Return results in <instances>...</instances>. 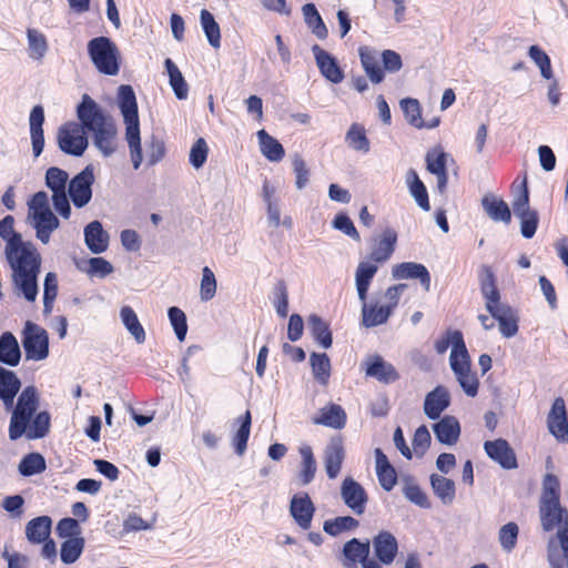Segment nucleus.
I'll list each match as a JSON object with an SVG mask.
<instances>
[{
	"mask_svg": "<svg viewBox=\"0 0 568 568\" xmlns=\"http://www.w3.org/2000/svg\"><path fill=\"white\" fill-rule=\"evenodd\" d=\"M14 219L11 215L0 221V237L6 242V257L12 270L14 287L29 302H34L38 295V274L40 272V255L30 242H23L21 234L14 232Z\"/></svg>",
	"mask_w": 568,
	"mask_h": 568,
	"instance_id": "f257e3e1",
	"label": "nucleus"
},
{
	"mask_svg": "<svg viewBox=\"0 0 568 568\" xmlns=\"http://www.w3.org/2000/svg\"><path fill=\"white\" fill-rule=\"evenodd\" d=\"M77 116L87 131L93 134V144L103 156H111L116 150V126L101 106L88 94H83L77 106Z\"/></svg>",
	"mask_w": 568,
	"mask_h": 568,
	"instance_id": "f03ea898",
	"label": "nucleus"
},
{
	"mask_svg": "<svg viewBox=\"0 0 568 568\" xmlns=\"http://www.w3.org/2000/svg\"><path fill=\"white\" fill-rule=\"evenodd\" d=\"M539 516L545 531L568 528V510L560 505V481L554 474H546L542 479Z\"/></svg>",
	"mask_w": 568,
	"mask_h": 568,
	"instance_id": "7ed1b4c3",
	"label": "nucleus"
},
{
	"mask_svg": "<svg viewBox=\"0 0 568 568\" xmlns=\"http://www.w3.org/2000/svg\"><path fill=\"white\" fill-rule=\"evenodd\" d=\"M118 105L123 115V121L125 124V140L130 150L132 165L135 170H138L143 161V155L140 136L138 103L132 87L126 84L119 87Z\"/></svg>",
	"mask_w": 568,
	"mask_h": 568,
	"instance_id": "20e7f679",
	"label": "nucleus"
},
{
	"mask_svg": "<svg viewBox=\"0 0 568 568\" xmlns=\"http://www.w3.org/2000/svg\"><path fill=\"white\" fill-rule=\"evenodd\" d=\"M28 223L36 230L37 239L48 244L51 234L59 227L60 221L49 205L47 192H37L28 202Z\"/></svg>",
	"mask_w": 568,
	"mask_h": 568,
	"instance_id": "39448f33",
	"label": "nucleus"
},
{
	"mask_svg": "<svg viewBox=\"0 0 568 568\" xmlns=\"http://www.w3.org/2000/svg\"><path fill=\"white\" fill-rule=\"evenodd\" d=\"M88 54L95 69L105 75H116L120 71V52L108 37H97L88 42Z\"/></svg>",
	"mask_w": 568,
	"mask_h": 568,
	"instance_id": "423d86ee",
	"label": "nucleus"
},
{
	"mask_svg": "<svg viewBox=\"0 0 568 568\" xmlns=\"http://www.w3.org/2000/svg\"><path fill=\"white\" fill-rule=\"evenodd\" d=\"M39 406L38 392L34 386H27L19 395L9 425V438L19 439L27 430L31 417Z\"/></svg>",
	"mask_w": 568,
	"mask_h": 568,
	"instance_id": "0eeeda50",
	"label": "nucleus"
},
{
	"mask_svg": "<svg viewBox=\"0 0 568 568\" xmlns=\"http://www.w3.org/2000/svg\"><path fill=\"white\" fill-rule=\"evenodd\" d=\"M85 131L87 129L81 122H65L57 132L59 149L68 155L77 158L83 155L89 145Z\"/></svg>",
	"mask_w": 568,
	"mask_h": 568,
	"instance_id": "6e6552de",
	"label": "nucleus"
},
{
	"mask_svg": "<svg viewBox=\"0 0 568 568\" xmlns=\"http://www.w3.org/2000/svg\"><path fill=\"white\" fill-rule=\"evenodd\" d=\"M22 345L27 359L42 361L49 355V336L47 331L30 321L24 325Z\"/></svg>",
	"mask_w": 568,
	"mask_h": 568,
	"instance_id": "1a4fd4ad",
	"label": "nucleus"
},
{
	"mask_svg": "<svg viewBox=\"0 0 568 568\" xmlns=\"http://www.w3.org/2000/svg\"><path fill=\"white\" fill-rule=\"evenodd\" d=\"M371 544L368 540L361 541L353 538L343 546L342 564L345 568H357L361 564L362 568H382L379 562L369 558Z\"/></svg>",
	"mask_w": 568,
	"mask_h": 568,
	"instance_id": "9d476101",
	"label": "nucleus"
},
{
	"mask_svg": "<svg viewBox=\"0 0 568 568\" xmlns=\"http://www.w3.org/2000/svg\"><path fill=\"white\" fill-rule=\"evenodd\" d=\"M94 183L93 166L87 165L69 183V195L77 207L85 206L92 197V184Z\"/></svg>",
	"mask_w": 568,
	"mask_h": 568,
	"instance_id": "9b49d317",
	"label": "nucleus"
},
{
	"mask_svg": "<svg viewBox=\"0 0 568 568\" xmlns=\"http://www.w3.org/2000/svg\"><path fill=\"white\" fill-rule=\"evenodd\" d=\"M485 308L498 322L500 334L504 337L510 338L518 333V315L510 305L500 301Z\"/></svg>",
	"mask_w": 568,
	"mask_h": 568,
	"instance_id": "f8f14e48",
	"label": "nucleus"
},
{
	"mask_svg": "<svg viewBox=\"0 0 568 568\" xmlns=\"http://www.w3.org/2000/svg\"><path fill=\"white\" fill-rule=\"evenodd\" d=\"M341 497L344 504L355 514L363 515L368 496L364 487L352 477H346L341 485Z\"/></svg>",
	"mask_w": 568,
	"mask_h": 568,
	"instance_id": "ddd939ff",
	"label": "nucleus"
},
{
	"mask_svg": "<svg viewBox=\"0 0 568 568\" xmlns=\"http://www.w3.org/2000/svg\"><path fill=\"white\" fill-rule=\"evenodd\" d=\"M547 428L559 443L568 440V414L562 397H557L552 402L547 415Z\"/></svg>",
	"mask_w": 568,
	"mask_h": 568,
	"instance_id": "4468645a",
	"label": "nucleus"
},
{
	"mask_svg": "<svg viewBox=\"0 0 568 568\" xmlns=\"http://www.w3.org/2000/svg\"><path fill=\"white\" fill-rule=\"evenodd\" d=\"M484 450L491 460L504 469L510 470L518 467L516 453L504 438L486 440Z\"/></svg>",
	"mask_w": 568,
	"mask_h": 568,
	"instance_id": "2eb2a0df",
	"label": "nucleus"
},
{
	"mask_svg": "<svg viewBox=\"0 0 568 568\" xmlns=\"http://www.w3.org/2000/svg\"><path fill=\"white\" fill-rule=\"evenodd\" d=\"M290 514L300 528L306 530L311 527L315 506L308 494L301 493L292 497Z\"/></svg>",
	"mask_w": 568,
	"mask_h": 568,
	"instance_id": "dca6fc26",
	"label": "nucleus"
},
{
	"mask_svg": "<svg viewBox=\"0 0 568 568\" xmlns=\"http://www.w3.org/2000/svg\"><path fill=\"white\" fill-rule=\"evenodd\" d=\"M374 554L379 565H390L398 552V542L395 536L387 531H379L372 540Z\"/></svg>",
	"mask_w": 568,
	"mask_h": 568,
	"instance_id": "f3484780",
	"label": "nucleus"
},
{
	"mask_svg": "<svg viewBox=\"0 0 568 568\" xmlns=\"http://www.w3.org/2000/svg\"><path fill=\"white\" fill-rule=\"evenodd\" d=\"M316 64L321 74L332 83H341L344 80V72L338 65L336 59L318 44L312 47Z\"/></svg>",
	"mask_w": 568,
	"mask_h": 568,
	"instance_id": "a211bd4d",
	"label": "nucleus"
},
{
	"mask_svg": "<svg viewBox=\"0 0 568 568\" xmlns=\"http://www.w3.org/2000/svg\"><path fill=\"white\" fill-rule=\"evenodd\" d=\"M392 276L395 280H418L425 291L430 288V274L427 267L416 262H403L392 268Z\"/></svg>",
	"mask_w": 568,
	"mask_h": 568,
	"instance_id": "6ab92c4d",
	"label": "nucleus"
},
{
	"mask_svg": "<svg viewBox=\"0 0 568 568\" xmlns=\"http://www.w3.org/2000/svg\"><path fill=\"white\" fill-rule=\"evenodd\" d=\"M344 458L345 449L342 437H332L324 452L325 471L329 479H334L338 476Z\"/></svg>",
	"mask_w": 568,
	"mask_h": 568,
	"instance_id": "aec40b11",
	"label": "nucleus"
},
{
	"mask_svg": "<svg viewBox=\"0 0 568 568\" xmlns=\"http://www.w3.org/2000/svg\"><path fill=\"white\" fill-rule=\"evenodd\" d=\"M449 405V390L445 386L438 385L425 396L424 413L429 419L436 420Z\"/></svg>",
	"mask_w": 568,
	"mask_h": 568,
	"instance_id": "412c9836",
	"label": "nucleus"
},
{
	"mask_svg": "<svg viewBox=\"0 0 568 568\" xmlns=\"http://www.w3.org/2000/svg\"><path fill=\"white\" fill-rule=\"evenodd\" d=\"M480 293L485 301V307L501 301L500 292L496 284V276L493 268L483 264L478 273Z\"/></svg>",
	"mask_w": 568,
	"mask_h": 568,
	"instance_id": "4be33fe9",
	"label": "nucleus"
},
{
	"mask_svg": "<svg viewBox=\"0 0 568 568\" xmlns=\"http://www.w3.org/2000/svg\"><path fill=\"white\" fill-rule=\"evenodd\" d=\"M110 236L102 223L92 221L84 227V242L93 254H101L109 247Z\"/></svg>",
	"mask_w": 568,
	"mask_h": 568,
	"instance_id": "5701e85b",
	"label": "nucleus"
},
{
	"mask_svg": "<svg viewBox=\"0 0 568 568\" xmlns=\"http://www.w3.org/2000/svg\"><path fill=\"white\" fill-rule=\"evenodd\" d=\"M43 123H44V110L41 105H36L32 108L29 116V126H30V138L32 144V152L36 158H38L44 148V134H43Z\"/></svg>",
	"mask_w": 568,
	"mask_h": 568,
	"instance_id": "b1692460",
	"label": "nucleus"
},
{
	"mask_svg": "<svg viewBox=\"0 0 568 568\" xmlns=\"http://www.w3.org/2000/svg\"><path fill=\"white\" fill-rule=\"evenodd\" d=\"M397 233L393 229H386L373 247L369 258L375 263H384L390 258L395 251Z\"/></svg>",
	"mask_w": 568,
	"mask_h": 568,
	"instance_id": "393cba45",
	"label": "nucleus"
},
{
	"mask_svg": "<svg viewBox=\"0 0 568 568\" xmlns=\"http://www.w3.org/2000/svg\"><path fill=\"white\" fill-rule=\"evenodd\" d=\"M429 484L433 494L445 506L452 505L456 498V484L453 479L440 475L432 474L429 476Z\"/></svg>",
	"mask_w": 568,
	"mask_h": 568,
	"instance_id": "a878e982",
	"label": "nucleus"
},
{
	"mask_svg": "<svg viewBox=\"0 0 568 568\" xmlns=\"http://www.w3.org/2000/svg\"><path fill=\"white\" fill-rule=\"evenodd\" d=\"M377 271L378 266L373 261H362L358 263L355 272V285L359 301L367 300L371 283Z\"/></svg>",
	"mask_w": 568,
	"mask_h": 568,
	"instance_id": "bb28decb",
	"label": "nucleus"
},
{
	"mask_svg": "<svg viewBox=\"0 0 568 568\" xmlns=\"http://www.w3.org/2000/svg\"><path fill=\"white\" fill-rule=\"evenodd\" d=\"M362 67L373 83H381L384 80V71L379 65V58L376 50L369 47L358 49Z\"/></svg>",
	"mask_w": 568,
	"mask_h": 568,
	"instance_id": "cd10ccee",
	"label": "nucleus"
},
{
	"mask_svg": "<svg viewBox=\"0 0 568 568\" xmlns=\"http://www.w3.org/2000/svg\"><path fill=\"white\" fill-rule=\"evenodd\" d=\"M362 302V324L365 327H375L387 322L392 315V306L368 304L367 300Z\"/></svg>",
	"mask_w": 568,
	"mask_h": 568,
	"instance_id": "c85d7f7f",
	"label": "nucleus"
},
{
	"mask_svg": "<svg viewBox=\"0 0 568 568\" xmlns=\"http://www.w3.org/2000/svg\"><path fill=\"white\" fill-rule=\"evenodd\" d=\"M20 388L21 382L18 376L12 371L0 367V399L7 408L13 405Z\"/></svg>",
	"mask_w": 568,
	"mask_h": 568,
	"instance_id": "c756f323",
	"label": "nucleus"
},
{
	"mask_svg": "<svg viewBox=\"0 0 568 568\" xmlns=\"http://www.w3.org/2000/svg\"><path fill=\"white\" fill-rule=\"evenodd\" d=\"M438 442L446 445H454L460 434V425L456 417L445 416L433 426Z\"/></svg>",
	"mask_w": 568,
	"mask_h": 568,
	"instance_id": "7c9ffc66",
	"label": "nucleus"
},
{
	"mask_svg": "<svg viewBox=\"0 0 568 568\" xmlns=\"http://www.w3.org/2000/svg\"><path fill=\"white\" fill-rule=\"evenodd\" d=\"M313 423L342 429L346 424V413L339 405L328 404L320 409V414L313 418Z\"/></svg>",
	"mask_w": 568,
	"mask_h": 568,
	"instance_id": "2f4dec72",
	"label": "nucleus"
},
{
	"mask_svg": "<svg viewBox=\"0 0 568 568\" xmlns=\"http://www.w3.org/2000/svg\"><path fill=\"white\" fill-rule=\"evenodd\" d=\"M52 519L49 516H39L26 525V537L31 544H42L51 532Z\"/></svg>",
	"mask_w": 568,
	"mask_h": 568,
	"instance_id": "473e14b6",
	"label": "nucleus"
},
{
	"mask_svg": "<svg viewBox=\"0 0 568 568\" xmlns=\"http://www.w3.org/2000/svg\"><path fill=\"white\" fill-rule=\"evenodd\" d=\"M366 375L376 378L377 381L389 384L399 378V375L388 362H385L381 356L376 355L366 368Z\"/></svg>",
	"mask_w": 568,
	"mask_h": 568,
	"instance_id": "72a5a7b5",
	"label": "nucleus"
},
{
	"mask_svg": "<svg viewBox=\"0 0 568 568\" xmlns=\"http://www.w3.org/2000/svg\"><path fill=\"white\" fill-rule=\"evenodd\" d=\"M21 359V351L16 336L4 332L0 336V363L8 366H17Z\"/></svg>",
	"mask_w": 568,
	"mask_h": 568,
	"instance_id": "f704fd0d",
	"label": "nucleus"
},
{
	"mask_svg": "<svg viewBox=\"0 0 568 568\" xmlns=\"http://www.w3.org/2000/svg\"><path fill=\"white\" fill-rule=\"evenodd\" d=\"M481 205L487 215L495 222L508 224L511 221V212L508 204L493 195H486L481 200Z\"/></svg>",
	"mask_w": 568,
	"mask_h": 568,
	"instance_id": "c9c22d12",
	"label": "nucleus"
},
{
	"mask_svg": "<svg viewBox=\"0 0 568 568\" xmlns=\"http://www.w3.org/2000/svg\"><path fill=\"white\" fill-rule=\"evenodd\" d=\"M406 184L417 205L424 211H429L430 205L427 189L414 169L407 171Z\"/></svg>",
	"mask_w": 568,
	"mask_h": 568,
	"instance_id": "e433bc0d",
	"label": "nucleus"
},
{
	"mask_svg": "<svg viewBox=\"0 0 568 568\" xmlns=\"http://www.w3.org/2000/svg\"><path fill=\"white\" fill-rule=\"evenodd\" d=\"M453 373L464 390L469 397H475L478 394L479 381L476 373L471 372V367H462L453 363Z\"/></svg>",
	"mask_w": 568,
	"mask_h": 568,
	"instance_id": "4c0bfd02",
	"label": "nucleus"
},
{
	"mask_svg": "<svg viewBox=\"0 0 568 568\" xmlns=\"http://www.w3.org/2000/svg\"><path fill=\"white\" fill-rule=\"evenodd\" d=\"M257 138L261 152L268 161L278 162L284 158L285 151L283 145L265 130H260Z\"/></svg>",
	"mask_w": 568,
	"mask_h": 568,
	"instance_id": "58836bf2",
	"label": "nucleus"
},
{
	"mask_svg": "<svg viewBox=\"0 0 568 568\" xmlns=\"http://www.w3.org/2000/svg\"><path fill=\"white\" fill-rule=\"evenodd\" d=\"M164 65L169 75L170 85L179 100H185L189 95V85L176 64L170 59H165Z\"/></svg>",
	"mask_w": 568,
	"mask_h": 568,
	"instance_id": "ea45409f",
	"label": "nucleus"
},
{
	"mask_svg": "<svg viewBox=\"0 0 568 568\" xmlns=\"http://www.w3.org/2000/svg\"><path fill=\"white\" fill-rule=\"evenodd\" d=\"M200 24L210 43L214 49L221 47V30L219 23L215 21L214 16L206 9L200 12Z\"/></svg>",
	"mask_w": 568,
	"mask_h": 568,
	"instance_id": "a19ab883",
	"label": "nucleus"
},
{
	"mask_svg": "<svg viewBox=\"0 0 568 568\" xmlns=\"http://www.w3.org/2000/svg\"><path fill=\"white\" fill-rule=\"evenodd\" d=\"M308 326L314 339L323 347L329 348L333 343L328 324L318 315L312 314L308 317Z\"/></svg>",
	"mask_w": 568,
	"mask_h": 568,
	"instance_id": "79ce46f5",
	"label": "nucleus"
},
{
	"mask_svg": "<svg viewBox=\"0 0 568 568\" xmlns=\"http://www.w3.org/2000/svg\"><path fill=\"white\" fill-rule=\"evenodd\" d=\"M347 145L358 152L368 153L371 143L362 124L353 123L345 135Z\"/></svg>",
	"mask_w": 568,
	"mask_h": 568,
	"instance_id": "37998d69",
	"label": "nucleus"
},
{
	"mask_svg": "<svg viewBox=\"0 0 568 568\" xmlns=\"http://www.w3.org/2000/svg\"><path fill=\"white\" fill-rule=\"evenodd\" d=\"M402 491L405 498L412 504L424 509H429L432 507L429 497L413 478L408 477L404 480Z\"/></svg>",
	"mask_w": 568,
	"mask_h": 568,
	"instance_id": "c03bdc74",
	"label": "nucleus"
},
{
	"mask_svg": "<svg viewBox=\"0 0 568 568\" xmlns=\"http://www.w3.org/2000/svg\"><path fill=\"white\" fill-rule=\"evenodd\" d=\"M51 416L43 410L34 415L23 433L28 439H40L48 435L50 430Z\"/></svg>",
	"mask_w": 568,
	"mask_h": 568,
	"instance_id": "a18cd8bd",
	"label": "nucleus"
},
{
	"mask_svg": "<svg viewBox=\"0 0 568 568\" xmlns=\"http://www.w3.org/2000/svg\"><path fill=\"white\" fill-rule=\"evenodd\" d=\"M120 316L123 325L131 333L136 343H144L145 332L134 310L131 306H123L120 311Z\"/></svg>",
	"mask_w": 568,
	"mask_h": 568,
	"instance_id": "49530a36",
	"label": "nucleus"
},
{
	"mask_svg": "<svg viewBox=\"0 0 568 568\" xmlns=\"http://www.w3.org/2000/svg\"><path fill=\"white\" fill-rule=\"evenodd\" d=\"M29 57L40 61L48 51V41L45 36L37 29L29 28L27 30Z\"/></svg>",
	"mask_w": 568,
	"mask_h": 568,
	"instance_id": "de8ad7c7",
	"label": "nucleus"
},
{
	"mask_svg": "<svg viewBox=\"0 0 568 568\" xmlns=\"http://www.w3.org/2000/svg\"><path fill=\"white\" fill-rule=\"evenodd\" d=\"M237 422L240 423V427L232 438V444L234 446L235 453L239 456H242L246 450L247 440L251 433V413L247 410L237 419Z\"/></svg>",
	"mask_w": 568,
	"mask_h": 568,
	"instance_id": "09e8293b",
	"label": "nucleus"
},
{
	"mask_svg": "<svg viewBox=\"0 0 568 568\" xmlns=\"http://www.w3.org/2000/svg\"><path fill=\"white\" fill-rule=\"evenodd\" d=\"M300 455L302 457V463L298 477L303 485H307L314 479L316 473V462L312 447L308 445L301 446Z\"/></svg>",
	"mask_w": 568,
	"mask_h": 568,
	"instance_id": "8fccbe9b",
	"label": "nucleus"
},
{
	"mask_svg": "<svg viewBox=\"0 0 568 568\" xmlns=\"http://www.w3.org/2000/svg\"><path fill=\"white\" fill-rule=\"evenodd\" d=\"M310 363L314 378L322 385L328 383L331 376V361L325 353H312Z\"/></svg>",
	"mask_w": 568,
	"mask_h": 568,
	"instance_id": "3c124183",
	"label": "nucleus"
},
{
	"mask_svg": "<svg viewBox=\"0 0 568 568\" xmlns=\"http://www.w3.org/2000/svg\"><path fill=\"white\" fill-rule=\"evenodd\" d=\"M359 523L352 516H338L324 521L323 529L329 536L336 537L343 531H351L358 527Z\"/></svg>",
	"mask_w": 568,
	"mask_h": 568,
	"instance_id": "603ef678",
	"label": "nucleus"
},
{
	"mask_svg": "<svg viewBox=\"0 0 568 568\" xmlns=\"http://www.w3.org/2000/svg\"><path fill=\"white\" fill-rule=\"evenodd\" d=\"M45 459L39 453H31L24 456L19 464V473L24 476H33L45 470Z\"/></svg>",
	"mask_w": 568,
	"mask_h": 568,
	"instance_id": "864d4df0",
	"label": "nucleus"
},
{
	"mask_svg": "<svg viewBox=\"0 0 568 568\" xmlns=\"http://www.w3.org/2000/svg\"><path fill=\"white\" fill-rule=\"evenodd\" d=\"M84 548V539L82 537L69 538L62 542L60 549V558L64 564L75 562Z\"/></svg>",
	"mask_w": 568,
	"mask_h": 568,
	"instance_id": "5fc2aeb1",
	"label": "nucleus"
},
{
	"mask_svg": "<svg viewBox=\"0 0 568 568\" xmlns=\"http://www.w3.org/2000/svg\"><path fill=\"white\" fill-rule=\"evenodd\" d=\"M399 104L406 121L417 129H423L424 121L422 119V110L418 100L413 98H405L400 100Z\"/></svg>",
	"mask_w": 568,
	"mask_h": 568,
	"instance_id": "6e6d98bb",
	"label": "nucleus"
},
{
	"mask_svg": "<svg viewBox=\"0 0 568 568\" xmlns=\"http://www.w3.org/2000/svg\"><path fill=\"white\" fill-rule=\"evenodd\" d=\"M519 527L516 523L509 521L503 525L498 531V541L506 552H511L517 545Z\"/></svg>",
	"mask_w": 568,
	"mask_h": 568,
	"instance_id": "4d7b16f0",
	"label": "nucleus"
},
{
	"mask_svg": "<svg viewBox=\"0 0 568 568\" xmlns=\"http://www.w3.org/2000/svg\"><path fill=\"white\" fill-rule=\"evenodd\" d=\"M68 179V173L57 166H51L45 172V185L52 191V193L67 191Z\"/></svg>",
	"mask_w": 568,
	"mask_h": 568,
	"instance_id": "13d9d810",
	"label": "nucleus"
},
{
	"mask_svg": "<svg viewBox=\"0 0 568 568\" xmlns=\"http://www.w3.org/2000/svg\"><path fill=\"white\" fill-rule=\"evenodd\" d=\"M453 363H456L457 365L462 367H469L470 366V357L464 341L463 334H456L455 336V343L454 347L450 352L449 356V365L453 369Z\"/></svg>",
	"mask_w": 568,
	"mask_h": 568,
	"instance_id": "bf43d9fd",
	"label": "nucleus"
},
{
	"mask_svg": "<svg viewBox=\"0 0 568 568\" xmlns=\"http://www.w3.org/2000/svg\"><path fill=\"white\" fill-rule=\"evenodd\" d=\"M216 278L209 266L202 268V278L200 283V298L202 302L211 301L216 294Z\"/></svg>",
	"mask_w": 568,
	"mask_h": 568,
	"instance_id": "052dcab7",
	"label": "nucleus"
},
{
	"mask_svg": "<svg viewBox=\"0 0 568 568\" xmlns=\"http://www.w3.org/2000/svg\"><path fill=\"white\" fill-rule=\"evenodd\" d=\"M170 323L174 329V333L176 335V338L180 342H183L185 339L186 333H187V323H186V315L185 313L176 307L172 306L168 311Z\"/></svg>",
	"mask_w": 568,
	"mask_h": 568,
	"instance_id": "680f3d73",
	"label": "nucleus"
},
{
	"mask_svg": "<svg viewBox=\"0 0 568 568\" xmlns=\"http://www.w3.org/2000/svg\"><path fill=\"white\" fill-rule=\"evenodd\" d=\"M528 54L530 59L538 65L540 69L541 75L549 80L552 78V69L548 54L542 51L538 45H531L529 48Z\"/></svg>",
	"mask_w": 568,
	"mask_h": 568,
	"instance_id": "e2e57ef3",
	"label": "nucleus"
},
{
	"mask_svg": "<svg viewBox=\"0 0 568 568\" xmlns=\"http://www.w3.org/2000/svg\"><path fill=\"white\" fill-rule=\"evenodd\" d=\"M447 154L440 149H434L426 154V166L432 174H440L447 172L446 169Z\"/></svg>",
	"mask_w": 568,
	"mask_h": 568,
	"instance_id": "0e129e2a",
	"label": "nucleus"
},
{
	"mask_svg": "<svg viewBox=\"0 0 568 568\" xmlns=\"http://www.w3.org/2000/svg\"><path fill=\"white\" fill-rule=\"evenodd\" d=\"M156 521V516L153 515L151 521H145L140 515L130 513L123 521V531L129 534L133 531L150 530Z\"/></svg>",
	"mask_w": 568,
	"mask_h": 568,
	"instance_id": "69168bd1",
	"label": "nucleus"
},
{
	"mask_svg": "<svg viewBox=\"0 0 568 568\" xmlns=\"http://www.w3.org/2000/svg\"><path fill=\"white\" fill-rule=\"evenodd\" d=\"M209 148L203 138L197 139L190 151V163L193 168L200 169L207 159Z\"/></svg>",
	"mask_w": 568,
	"mask_h": 568,
	"instance_id": "338daca9",
	"label": "nucleus"
},
{
	"mask_svg": "<svg viewBox=\"0 0 568 568\" xmlns=\"http://www.w3.org/2000/svg\"><path fill=\"white\" fill-rule=\"evenodd\" d=\"M333 226H334V229L343 232L344 234H346L347 236H349L351 239H353L355 241L361 240L359 233L357 232L356 227L354 226L353 221L349 219L348 215H346L344 213H339L334 217Z\"/></svg>",
	"mask_w": 568,
	"mask_h": 568,
	"instance_id": "774afa93",
	"label": "nucleus"
}]
</instances>
